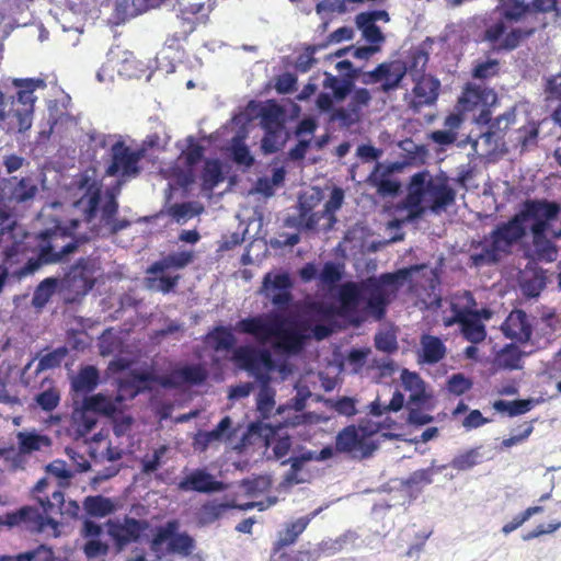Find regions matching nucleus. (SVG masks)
Wrapping results in <instances>:
<instances>
[{
  "instance_id": "nucleus-33",
  "label": "nucleus",
  "mask_w": 561,
  "mask_h": 561,
  "mask_svg": "<svg viewBox=\"0 0 561 561\" xmlns=\"http://www.w3.org/2000/svg\"><path fill=\"white\" fill-rule=\"evenodd\" d=\"M57 285L58 282L54 277H48L42 280L34 290L32 305L37 309L45 307L55 294Z\"/></svg>"
},
{
  "instance_id": "nucleus-32",
  "label": "nucleus",
  "mask_w": 561,
  "mask_h": 561,
  "mask_svg": "<svg viewBox=\"0 0 561 561\" xmlns=\"http://www.w3.org/2000/svg\"><path fill=\"white\" fill-rule=\"evenodd\" d=\"M285 111L276 104L265 106L261 112V124L264 129H284Z\"/></svg>"
},
{
  "instance_id": "nucleus-63",
  "label": "nucleus",
  "mask_w": 561,
  "mask_h": 561,
  "mask_svg": "<svg viewBox=\"0 0 561 561\" xmlns=\"http://www.w3.org/2000/svg\"><path fill=\"white\" fill-rule=\"evenodd\" d=\"M401 381L404 389L410 392L419 391L425 387V383L421 377L416 373L409 371L408 369L402 370Z\"/></svg>"
},
{
  "instance_id": "nucleus-19",
  "label": "nucleus",
  "mask_w": 561,
  "mask_h": 561,
  "mask_svg": "<svg viewBox=\"0 0 561 561\" xmlns=\"http://www.w3.org/2000/svg\"><path fill=\"white\" fill-rule=\"evenodd\" d=\"M440 83L437 79L432 77H423L419 80L413 89V93L417 101H413L411 106L415 110L423 105H432L438 96Z\"/></svg>"
},
{
  "instance_id": "nucleus-8",
  "label": "nucleus",
  "mask_w": 561,
  "mask_h": 561,
  "mask_svg": "<svg viewBox=\"0 0 561 561\" xmlns=\"http://www.w3.org/2000/svg\"><path fill=\"white\" fill-rule=\"evenodd\" d=\"M378 430V425H359L358 428L347 426L336 435L335 448L340 453L352 455L353 458H367L377 449V445L369 437Z\"/></svg>"
},
{
  "instance_id": "nucleus-36",
  "label": "nucleus",
  "mask_w": 561,
  "mask_h": 561,
  "mask_svg": "<svg viewBox=\"0 0 561 561\" xmlns=\"http://www.w3.org/2000/svg\"><path fill=\"white\" fill-rule=\"evenodd\" d=\"M72 421L76 432L80 436H87L96 425L98 417L93 412L82 407L81 410L73 412Z\"/></svg>"
},
{
  "instance_id": "nucleus-43",
  "label": "nucleus",
  "mask_w": 561,
  "mask_h": 561,
  "mask_svg": "<svg viewBox=\"0 0 561 561\" xmlns=\"http://www.w3.org/2000/svg\"><path fill=\"white\" fill-rule=\"evenodd\" d=\"M285 140L284 129H265L261 149L265 154L277 152L283 148Z\"/></svg>"
},
{
  "instance_id": "nucleus-30",
  "label": "nucleus",
  "mask_w": 561,
  "mask_h": 561,
  "mask_svg": "<svg viewBox=\"0 0 561 561\" xmlns=\"http://www.w3.org/2000/svg\"><path fill=\"white\" fill-rule=\"evenodd\" d=\"M535 405L533 399H518L513 401L496 400L493 403V409L500 413H506L508 416H517L527 413Z\"/></svg>"
},
{
  "instance_id": "nucleus-10",
  "label": "nucleus",
  "mask_w": 561,
  "mask_h": 561,
  "mask_svg": "<svg viewBox=\"0 0 561 561\" xmlns=\"http://www.w3.org/2000/svg\"><path fill=\"white\" fill-rule=\"evenodd\" d=\"M5 523L10 528L21 526L31 531L46 533L53 537L60 535V524L49 516H44L32 506H23L15 512L8 513Z\"/></svg>"
},
{
  "instance_id": "nucleus-11",
  "label": "nucleus",
  "mask_w": 561,
  "mask_h": 561,
  "mask_svg": "<svg viewBox=\"0 0 561 561\" xmlns=\"http://www.w3.org/2000/svg\"><path fill=\"white\" fill-rule=\"evenodd\" d=\"M291 279L287 273H267L263 278L261 291L271 302L280 310H285L291 302Z\"/></svg>"
},
{
  "instance_id": "nucleus-53",
  "label": "nucleus",
  "mask_w": 561,
  "mask_h": 561,
  "mask_svg": "<svg viewBox=\"0 0 561 561\" xmlns=\"http://www.w3.org/2000/svg\"><path fill=\"white\" fill-rule=\"evenodd\" d=\"M356 26L362 31L363 37L371 43L379 44L385 41V36L379 26L373 23H363L358 20V16L355 18Z\"/></svg>"
},
{
  "instance_id": "nucleus-7",
  "label": "nucleus",
  "mask_w": 561,
  "mask_h": 561,
  "mask_svg": "<svg viewBox=\"0 0 561 561\" xmlns=\"http://www.w3.org/2000/svg\"><path fill=\"white\" fill-rule=\"evenodd\" d=\"M455 196V191L445 181L433 179L428 172L415 173L407 196L408 218L422 217L426 208L439 214L454 203Z\"/></svg>"
},
{
  "instance_id": "nucleus-50",
  "label": "nucleus",
  "mask_w": 561,
  "mask_h": 561,
  "mask_svg": "<svg viewBox=\"0 0 561 561\" xmlns=\"http://www.w3.org/2000/svg\"><path fill=\"white\" fill-rule=\"evenodd\" d=\"M67 354L68 350L66 346L58 347L39 358L38 368L46 370L59 367Z\"/></svg>"
},
{
  "instance_id": "nucleus-62",
  "label": "nucleus",
  "mask_w": 561,
  "mask_h": 561,
  "mask_svg": "<svg viewBox=\"0 0 561 561\" xmlns=\"http://www.w3.org/2000/svg\"><path fill=\"white\" fill-rule=\"evenodd\" d=\"M232 157L238 164H243L245 167H251L254 162V158L252 157L249 148L241 142L233 144Z\"/></svg>"
},
{
  "instance_id": "nucleus-42",
  "label": "nucleus",
  "mask_w": 561,
  "mask_h": 561,
  "mask_svg": "<svg viewBox=\"0 0 561 561\" xmlns=\"http://www.w3.org/2000/svg\"><path fill=\"white\" fill-rule=\"evenodd\" d=\"M37 501L46 516L57 513L64 514L65 496L60 490H55L45 497L37 496Z\"/></svg>"
},
{
  "instance_id": "nucleus-2",
  "label": "nucleus",
  "mask_w": 561,
  "mask_h": 561,
  "mask_svg": "<svg viewBox=\"0 0 561 561\" xmlns=\"http://www.w3.org/2000/svg\"><path fill=\"white\" fill-rule=\"evenodd\" d=\"M59 234L45 230L37 234L25 231L13 210L0 204V273L21 279L35 273L42 265L57 263L77 250L76 242H69L56 251L55 241Z\"/></svg>"
},
{
  "instance_id": "nucleus-27",
  "label": "nucleus",
  "mask_w": 561,
  "mask_h": 561,
  "mask_svg": "<svg viewBox=\"0 0 561 561\" xmlns=\"http://www.w3.org/2000/svg\"><path fill=\"white\" fill-rule=\"evenodd\" d=\"M0 561H57L54 550L45 545H39L15 556H1Z\"/></svg>"
},
{
  "instance_id": "nucleus-31",
  "label": "nucleus",
  "mask_w": 561,
  "mask_h": 561,
  "mask_svg": "<svg viewBox=\"0 0 561 561\" xmlns=\"http://www.w3.org/2000/svg\"><path fill=\"white\" fill-rule=\"evenodd\" d=\"M421 344L425 363L434 364L445 356L446 347L438 337L425 335L422 337Z\"/></svg>"
},
{
  "instance_id": "nucleus-17",
  "label": "nucleus",
  "mask_w": 561,
  "mask_h": 561,
  "mask_svg": "<svg viewBox=\"0 0 561 561\" xmlns=\"http://www.w3.org/2000/svg\"><path fill=\"white\" fill-rule=\"evenodd\" d=\"M158 381L152 373L134 371L128 378L121 380L119 392L124 397L135 398L140 392L151 390Z\"/></svg>"
},
{
  "instance_id": "nucleus-18",
  "label": "nucleus",
  "mask_w": 561,
  "mask_h": 561,
  "mask_svg": "<svg viewBox=\"0 0 561 561\" xmlns=\"http://www.w3.org/2000/svg\"><path fill=\"white\" fill-rule=\"evenodd\" d=\"M390 172V169H385L381 163H377L367 178V183L376 187L381 196H396L400 191V183L388 178Z\"/></svg>"
},
{
  "instance_id": "nucleus-46",
  "label": "nucleus",
  "mask_w": 561,
  "mask_h": 561,
  "mask_svg": "<svg viewBox=\"0 0 561 561\" xmlns=\"http://www.w3.org/2000/svg\"><path fill=\"white\" fill-rule=\"evenodd\" d=\"M37 193V186L30 178H23L19 181L12 191V198L18 203H24L34 198Z\"/></svg>"
},
{
  "instance_id": "nucleus-38",
  "label": "nucleus",
  "mask_w": 561,
  "mask_h": 561,
  "mask_svg": "<svg viewBox=\"0 0 561 561\" xmlns=\"http://www.w3.org/2000/svg\"><path fill=\"white\" fill-rule=\"evenodd\" d=\"M202 179L203 188L206 191H213L219 183H221L224 181V174L219 161H206Z\"/></svg>"
},
{
  "instance_id": "nucleus-6",
  "label": "nucleus",
  "mask_w": 561,
  "mask_h": 561,
  "mask_svg": "<svg viewBox=\"0 0 561 561\" xmlns=\"http://www.w3.org/2000/svg\"><path fill=\"white\" fill-rule=\"evenodd\" d=\"M79 187L85 191L75 206L82 211L83 220L87 224L93 225V227H107L111 233H117L130 225L126 219H115L118 202L112 191L106 192L105 201L100 207L102 185L98 181L89 175H82L79 180Z\"/></svg>"
},
{
  "instance_id": "nucleus-39",
  "label": "nucleus",
  "mask_w": 561,
  "mask_h": 561,
  "mask_svg": "<svg viewBox=\"0 0 561 561\" xmlns=\"http://www.w3.org/2000/svg\"><path fill=\"white\" fill-rule=\"evenodd\" d=\"M260 391L256 397L257 410L267 417L275 405V390L271 387V381H260Z\"/></svg>"
},
{
  "instance_id": "nucleus-51",
  "label": "nucleus",
  "mask_w": 561,
  "mask_h": 561,
  "mask_svg": "<svg viewBox=\"0 0 561 561\" xmlns=\"http://www.w3.org/2000/svg\"><path fill=\"white\" fill-rule=\"evenodd\" d=\"M434 461L427 469H421L412 472L410 477L402 481V485L407 488H415L420 485L431 484L433 482Z\"/></svg>"
},
{
  "instance_id": "nucleus-14",
  "label": "nucleus",
  "mask_w": 561,
  "mask_h": 561,
  "mask_svg": "<svg viewBox=\"0 0 561 561\" xmlns=\"http://www.w3.org/2000/svg\"><path fill=\"white\" fill-rule=\"evenodd\" d=\"M173 266H175V254L173 253L150 265L146 278L148 287L163 293L172 290L175 285V277L165 276V272Z\"/></svg>"
},
{
  "instance_id": "nucleus-4",
  "label": "nucleus",
  "mask_w": 561,
  "mask_h": 561,
  "mask_svg": "<svg viewBox=\"0 0 561 561\" xmlns=\"http://www.w3.org/2000/svg\"><path fill=\"white\" fill-rule=\"evenodd\" d=\"M420 266L385 273L379 277H368L359 283H345L340 289V304L348 317L358 322L367 316L381 319L391 298L411 275L420 271Z\"/></svg>"
},
{
  "instance_id": "nucleus-61",
  "label": "nucleus",
  "mask_w": 561,
  "mask_h": 561,
  "mask_svg": "<svg viewBox=\"0 0 561 561\" xmlns=\"http://www.w3.org/2000/svg\"><path fill=\"white\" fill-rule=\"evenodd\" d=\"M341 277L342 274L339 267L332 262L325 263L322 271L319 274L321 283L329 286L336 284L341 279Z\"/></svg>"
},
{
  "instance_id": "nucleus-21",
  "label": "nucleus",
  "mask_w": 561,
  "mask_h": 561,
  "mask_svg": "<svg viewBox=\"0 0 561 561\" xmlns=\"http://www.w3.org/2000/svg\"><path fill=\"white\" fill-rule=\"evenodd\" d=\"M170 140L171 137L162 128L149 134L137 149L141 151L144 159L153 160L160 152L167 150Z\"/></svg>"
},
{
  "instance_id": "nucleus-47",
  "label": "nucleus",
  "mask_w": 561,
  "mask_h": 561,
  "mask_svg": "<svg viewBox=\"0 0 561 561\" xmlns=\"http://www.w3.org/2000/svg\"><path fill=\"white\" fill-rule=\"evenodd\" d=\"M168 449L165 445H161L153 450L152 455H146L141 459V471L146 474L157 471L163 463Z\"/></svg>"
},
{
  "instance_id": "nucleus-44",
  "label": "nucleus",
  "mask_w": 561,
  "mask_h": 561,
  "mask_svg": "<svg viewBox=\"0 0 561 561\" xmlns=\"http://www.w3.org/2000/svg\"><path fill=\"white\" fill-rule=\"evenodd\" d=\"M178 391L180 390L181 383L198 385L206 378L204 369L198 366H187L183 368L178 367Z\"/></svg>"
},
{
  "instance_id": "nucleus-3",
  "label": "nucleus",
  "mask_w": 561,
  "mask_h": 561,
  "mask_svg": "<svg viewBox=\"0 0 561 561\" xmlns=\"http://www.w3.org/2000/svg\"><path fill=\"white\" fill-rule=\"evenodd\" d=\"M236 329L250 334L260 344L254 346H240L233 353V358L240 368L254 377L257 382L271 381V373L277 369L272 353L265 346L276 352L296 354L300 352L308 335L297 325H287L279 317L256 316L241 319Z\"/></svg>"
},
{
  "instance_id": "nucleus-12",
  "label": "nucleus",
  "mask_w": 561,
  "mask_h": 561,
  "mask_svg": "<svg viewBox=\"0 0 561 561\" xmlns=\"http://www.w3.org/2000/svg\"><path fill=\"white\" fill-rule=\"evenodd\" d=\"M106 526L108 535L114 540L116 547L122 550L125 546L138 541L147 527V523L126 516L123 522L108 519Z\"/></svg>"
},
{
  "instance_id": "nucleus-37",
  "label": "nucleus",
  "mask_w": 561,
  "mask_h": 561,
  "mask_svg": "<svg viewBox=\"0 0 561 561\" xmlns=\"http://www.w3.org/2000/svg\"><path fill=\"white\" fill-rule=\"evenodd\" d=\"M545 277L537 272L524 273L520 277V288L525 296L537 297L540 291L545 288Z\"/></svg>"
},
{
  "instance_id": "nucleus-34",
  "label": "nucleus",
  "mask_w": 561,
  "mask_h": 561,
  "mask_svg": "<svg viewBox=\"0 0 561 561\" xmlns=\"http://www.w3.org/2000/svg\"><path fill=\"white\" fill-rule=\"evenodd\" d=\"M230 503H221L217 501H211L204 504L198 513V522L202 525H209L220 518L224 513H226L229 508H231Z\"/></svg>"
},
{
  "instance_id": "nucleus-55",
  "label": "nucleus",
  "mask_w": 561,
  "mask_h": 561,
  "mask_svg": "<svg viewBox=\"0 0 561 561\" xmlns=\"http://www.w3.org/2000/svg\"><path fill=\"white\" fill-rule=\"evenodd\" d=\"M204 207L198 202H187L178 204V225L186 222L190 218L199 215Z\"/></svg>"
},
{
  "instance_id": "nucleus-26",
  "label": "nucleus",
  "mask_w": 561,
  "mask_h": 561,
  "mask_svg": "<svg viewBox=\"0 0 561 561\" xmlns=\"http://www.w3.org/2000/svg\"><path fill=\"white\" fill-rule=\"evenodd\" d=\"M461 332L466 340L473 344L480 343L485 339V327L481 322L478 312L468 311L461 325Z\"/></svg>"
},
{
  "instance_id": "nucleus-52",
  "label": "nucleus",
  "mask_w": 561,
  "mask_h": 561,
  "mask_svg": "<svg viewBox=\"0 0 561 561\" xmlns=\"http://www.w3.org/2000/svg\"><path fill=\"white\" fill-rule=\"evenodd\" d=\"M36 403L46 412L55 410L60 401V394L57 389L49 388L45 391L39 392L35 397Z\"/></svg>"
},
{
  "instance_id": "nucleus-28",
  "label": "nucleus",
  "mask_w": 561,
  "mask_h": 561,
  "mask_svg": "<svg viewBox=\"0 0 561 561\" xmlns=\"http://www.w3.org/2000/svg\"><path fill=\"white\" fill-rule=\"evenodd\" d=\"M309 522V517H300L290 523L284 531L279 533L278 540L275 543L274 553H277L282 548L294 543L297 537L306 529Z\"/></svg>"
},
{
  "instance_id": "nucleus-58",
  "label": "nucleus",
  "mask_w": 561,
  "mask_h": 561,
  "mask_svg": "<svg viewBox=\"0 0 561 561\" xmlns=\"http://www.w3.org/2000/svg\"><path fill=\"white\" fill-rule=\"evenodd\" d=\"M392 66L393 62H382L378 65L374 70L365 72L363 83L369 84L383 81L385 78L389 75V71H391Z\"/></svg>"
},
{
  "instance_id": "nucleus-64",
  "label": "nucleus",
  "mask_w": 561,
  "mask_h": 561,
  "mask_svg": "<svg viewBox=\"0 0 561 561\" xmlns=\"http://www.w3.org/2000/svg\"><path fill=\"white\" fill-rule=\"evenodd\" d=\"M499 61L496 59H489L484 62L478 64L473 68V77L477 79H486L497 72Z\"/></svg>"
},
{
  "instance_id": "nucleus-41",
  "label": "nucleus",
  "mask_w": 561,
  "mask_h": 561,
  "mask_svg": "<svg viewBox=\"0 0 561 561\" xmlns=\"http://www.w3.org/2000/svg\"><path fill=\"white\" fill-rule=\"evenodd\" d=\"M502 16L508 21H519L528 11L529 4L525 0H501Z\"/></svg>"
},
{
  "instance_id": "nucleus-23",
  "label": "nucleus",
  "mask_w": 561,
  "mask_h": 561,
  "mask_svg": "<svg viewBox=\"0 0 561 561\" xmlns=\"http://www.w3.org/2000/svg\"><path fill=\"white\" fill-rule=\"evenodd\" d=\"M549 232H529L531 236L533 250L530 249V253L528 257L534 255L539 260H545L548 262H552L557 257V248L553 244L551 238L548 237Z\"/></svg>"
},
{
  "instance_id": "nucleus-1",
  "label": "nucleus",
  "mask_w": 561,
  "mask_h": 561,
  "mask_svg": "<svg viewBox=\"0 0 561 561\" xmlns=\"http://www.w3.org/2000/svg\"><path fill=\"white\" fill-rule=\"evenodd\" d=\"M561 216V205L549 199H527L508 220L497 224L479 242L480 252L472 253L474 267L501 263L516 250L529 256V232H551L552 224Z\"/></svg>"
},
{
  "instance_id": "nucleus-49",
  "label": "nucleus",
  "mask_w": 561,
  "mask_h": 561,
  "mask_svg": "<svg viewBox=\"0 0 561 561\" xmlns=\"http://www.w3.org/2000/svg\"><path fill=\"white\" fill-rule=\"evenodd\" d=\"M502 139L499 131L488 128L486 131L480 135L478 140L472 141V149L477 152V147L482 144L484 146V153H491L497 149Z\"/></svg>"
},
{
  "instance_id": "nucleus-16",
  "label": "nucleus",
  "mask_w": 561,
  "mask_h": 561,
  "mask_svg": "<svg viewBox=\"0 0 561 561\" xmlns=\"http://www.w3.org/2000/svg\"><path fill=\"white\" fill-rule=\"evenodd\" d=\"M459 102L465 110H471L479 105L492 106L496 102V94L492 89L482 84H468L459 98Z\"/></svg>"
},
{
  "instance_id": "nucleus-45",
  "label": "nucleus",
  "mask_w": 561,
  "mask_h": 561,
  "mask_svg": "<svg viewBox=\"0 0 561 561\" xmlns=\"http://www.w3.org/2000/svg\"><path fill=\"white\" fill-rule=\"evenodd\" d=\"M481 453L479 448L469 449L462 454L457 455L450 466L459 471L470 470L480 461Z\"/></svg>"
},
{
  "instance_id": "nucleus-15",
  "label": "nucleus",
  "mask_w": 561,
  "mask_h": 561,
  "mask_svg": "<svg viewBox=\"0 0 561 561\" xmlns=\"http://www.w3.org/2000/svg\"><path fill=\"white\" fill-rule=\"evenodd\" d=\"M502 331L505 336L522 342L528 341L533 333L527 313L519 309L510 313L502 324Z\"/></svg>"
},
{
  "instance_id": "nucleus-20",
  "label": "nucleus",
  "mask_w": 561,
  "mask_h": 561,
  "mask_svg": "<svg viewBox=\"0 0 561 561\" xmlns=\"http://www.w3.org/2000/svg\"><path fill=\"white\" fill-rule=\"evenodd\" d=\"M123 400L122 393L116 396L115 400L110 397H106L102 393H96L90 397L84 398L82 404L83 408L90 410L95 415L102 414L104 416L113 417L118 411L117 403Z\"/></svg>"
},
{
  "instance_id": "nucleus-54",
  "label": "nucleus",
  "mask_w": 561,
  "mask_h": 561,
  "mask_svg": "<svg viewBox=\"0 0 561 561\" xmlns=\"http://www.w3.org/2000/svg\"><path fill=\"white\" fill-rule=\"evenodd\" d=\"M210 337L215 342L216 351H220V350L229 351L236 344V337L233 336V334L229 330L224 329V328L216 329L211 333Z\"/></svg>"
},
{
  "instance_id": "nucleus-57",
  "label": "nucleus",
  "mask_w": 561,
  "mask_h": 561,
  "mask_svg": "<svg viewBox=\"0 0 561 561\" xmlns=\"http://www.w3.org/2000/svg\"><path fill=\"white\" fill-rule=\"evenodd\" d=\"M352 92L353 94L348 105L354 108L357 114H362V107L367 106L370 103L371 94L365 88H354Z\"/></svg>"
},
{
  "instance_id": "nucleus-29",
  "label": "nucleus",
  "mask_w": 561,
  "mask_h": 561,
  "mask_svg": "<svg viewBox=\"0 0 561 561\" xmlns=\"http://www.w3.org/2000/svg\"><path fill=\"white\" fill-rule=\"evenodd\" d=\"M524 353L514 344L505 345L496 355L495 363L503 369H522V357Z\"/></svg>"
},
{
  "instance_id": "nucleus-22",
  "label": "nucleus",
  "mask_w": 561,
  "mask_h": 561,
  "mask_svg": "<svg viewBox=\"0 0 561 561\" xmlns=\"http://www.w3.org/2000/svg\"><path fill=\"white\" fill-rule=\"evenodd\" d=\"M82 507L88 516L95 518L106 517L117 508L112 499L103 495H89L84 497Z\"/></svg>"
},
{
  "instance_id": "nucleus-60",
  "label": "nucleus",
  "mask_w": 561,
  "mask_h": 561,
  "mask_svg": "<svg viewBox=\"0 0 561 561\" xmlns=\"http://www.w3.org/2000/svg\"><path fill=\"white\" fill-rule=\"evenodd\" d=\"M472 383L462 374H454L447 383L449 392L460 396L471 388Z\"/></svg>"
},
{
  "instance_id": "nucleus-25",
  "label": "nucleus",
  "mask_w": 561,
  "mask_h": 561,
  "mask_svg": "<svg viewBox=\"0 0 561 561\" xmlns=\"http://www.w3.org/2000/svg\"><path fill=\"white\" fill-rule=\"evenodd\" d=\"M99 380V370L96 367L89 365L79 370L72 379L71 386L76 392L88 393L96 388Z\"/></svg>"
},
{
  "instance_id": "nucleus-9",
  "label": "nucleus",
  "mask_w": 561,
  "mask_h": 561,
  "mask_svg": "<svg viewBox=\"0 0 561 561\" xmlns=\"http://www.w3.org/2000/svg\"><path fill=\"white\" fill-rule=\"evenodd\" d=\"M141 151L131 149L118 140L111 147V160L105 168V175L119 178L122 182L136 179L141 173Z\"/></svg>"
},
{
  "instance_id": "nucleus-56",
  "label": "nucleus",
  "mask_w": 561,
  "mask_h": 561,
  "mask_svg": "<svg viewBox=\"0 0 561 561\" xmlns=\"http://www.w3.org/2000/svg\"><path fill=\"white\" fill-rule=\"evenodd\" d=\"M231 419L229 416H225L214 430L207 433V442L210 443L215 440L229 439L231 436Z\"/></svg>"
},
{
  "instance_id": "nucleus-59",
  "label": "nucleus",
  "mask_w": 561,
  "mask_h": 561,
  "mask_svg": "<svg viewBox=\"0 0 561 561\" xmlns=\"http://www.w3.org/2000/svg\"><path fill=\"white\" fill-rule=\"evenodd\" d=\"M306 211H307V202L300 199L298 203V206H297V214L289 215L285 219V226L287 228L305 230Z\"/></svg>"
},
{
  "instance_id": "nucleus-40",
  "label": "nucleus",
  "mask_w": 561,
  "mask_h": 561,
  "mask_svg": "<svg viewBox=\"0 0 561 561\" xmlns=\"http://www.w3.org/2000/svg\"><path fill=\"white\" fill-rule=\"evenodd\" d=\"M330 122H337L341 128H351L362 119V114H357L348 104L347 107H334L331 112Z\"/></svg>"
},
{
  "instance_id": "nucleus-5",
  "label": "nucleus",
  "mask_w": 561,
  "mask_h": 561,
  "mask_svg": "<svg viewBox=\"0 0 561 561\" xmlns=\"http://www.w3.org/2000/svg\"><path fill=\"white\" fill-rule=\"evenodd\" d=\"M16 95L5 96L0 90V126L7 133H23L32 126L37 89H45L42 78L14 79Z\"/></svg>"
},
{
  "instance_id": "nucleus-24",
  "label": "nucleus",
  "mask_w": 561,
  "mask_h": 561,
  "mask_svg": "<svg viewBox=\"0 0 561 561\" xmlns=\"http://www.w3.org/2000/svg\"><path fill=\"white\" fill-rule=\"evenodd\" d=\"M151 549L157 553L175 551V519L169 520L167 527L157 531L151 541Z\"/></svg>"
},
{
  "instance_id": "nucleus-13",
  "label": "nucleus",
  "mask_w": 561,
  "mask_h": 561,
  "mask_svg": "<svg viewBox=\"0 0 561 561\" xmlns=\"http://www.w3.org/2000/svg\"><path fill=\"white\" fill-rule=\"evenodd\" d=\"M183 478L178 483V489L183 491H194L198 493L211 494L226 490L221 481H217L206 469L184 470Z\"/></svg>"
},
{
  "instance_id": "nucleus-35",
  "label": "nucleus",
  "mask_w": 561,
  "mask_h": 561,
  "mask_svg": "<svg viewBox=\"0 0 561 561\" xmlns=\"http://www.w3.org/2000/svg\"><path fill=\"white\" fill-rule=\"evenodd\" d=\"M19 449L22 454H30L32 451L39 450L43 446H48L50 440L45 435L35 433H23L18 434Z\"/></svg>"
},
{
  "instance_id": "nucleus-48",
  "label": "nucleus",
  "mask_w": 561,
  "mask_h": 561,
  "mask_svg": "<svg viewBox=\"0 0 561 561\" xmlns=\"http://www.w3.org/2000/svg\"><path fill=\"white\" fill-rule=\"evenodd\" d=\"M408 68L401 61H393V66L389 75L385 78L382 90L385 92L396 90L407 73Z\"/></svg>"
}]
</instances>
